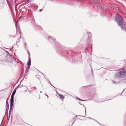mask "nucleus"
I'll return each mask as SVG.
<instances>
[{
	"mask_svg": "<svg viewBox=\"0 0 126 126\" xmlns=\"http://www.w3.org/2000/svg\"><path fill=\"white\" fill-rule=\"evenodd\" d=\"M115 20L118 22V24L122 28L126 27L125 23L124 22V20L121 16L119 14H117L115 17Z\"/></svg>",
	"mask_w": 126,
	"mask_h": 126,
	"instance_id": "obj_1",
	"label": "nucleus"
},
{
	"mask_svg": "<svg viewBox=\"0 0 126 126\" xmlns=\"http://www.w3.org/2000/svg\"><path fill=\"white\" fill-rule=\"evenodd\" d=\"M126 74V69L123 68L117 71V73L115 77L116 78H122L125 77Z\"/></svg>",
	"mask_w": 126,
	"mask_h": 126,
	"instance_id": "obj_2",
	"label": "nucleus"
},
{
	"mask_svg": "<svg viewBox=\"0 0 126 126\" xmlns=\"http://www.w3.org/2000/svg\"><path fill=\"white\" fill-rule=\"evenodd\" d=\"M13 97H14V95H13V94H12L11 99L10 100V103H13Z\"/></svg>",
	"mask_w": 126,
	"mask_h": 126,
	"instance_id": "obj_3",
	"label": "nucleus"
},
{
	"mask_svg": "<svg viewBox=\"0 0 126 126\" xmlns=\"http://www.w3.org/2000/svg\"><path fill=\"white\" fill-rule=\"evenodd\" d=\"M59 96L60 97V99L62 100H63V99L64 98V96H63V95L61 94H60L59 95Z\"/></svg>",
	"mask_w": 126,
	"mask_h": 126,
	"instance_id": "obj_4",
	"label": "nucleus"
},
{
	"mask_svg": "<svg viewBox=\"0 0 126 126\" xmlns=\"http://www.w3.org/2000/svg\"><path fill=\"white\" fill-rule=\"evenodd\" d=\"M31 60L30 59V58L29 57V61L27 63V65H30V63H29V62Z\"/></svg>",
	"mask_w": 126,
	"mask_h": 126,
	"instance_id": "obj_5",
	"label": "nucleus"
},
{
	"mask_svg": "<svg viewBox=\"0 0 126 126\" xmlns=\"http://www.w3.org/2000/svg\"><path fill=\"white\" fill-rule=\"evenodd\" d=\"M16 89H14V90L13 91V92L12 94H13V95H14V94H15V93L16 92Z\"/></svg>",
	"mask_w": 126,
	"mask_h": 126,
	"instance_id": "obj_6",
	"label": "nucleus"
},
{
	"mask_svg": "<svg viewBox=\"0 0 126 126\" xmlns=\"http://www.w3.org/2000/svg\"><path fill=\"white\" fill-rule=\"evenodd\" d=\"M10 103V106L12 107L13 105V103Z\"/></svg>",
	"mask_w": 126,
	"mask_h": 126,
	"instance_id": "obj_7",
	"label": "nucleus"
},
{
	"mask_svg": "<svg viewBox=\"0 0 126 126\" xmlns=\"http://www.w3.org/2000/svg\"><path fill=\"white\" fill-rule=\"evenodd\" d=\"M19 87V85H18L17 87L15 89H16Z\"/></svg>",
	"mask_w": 126,
	"mask_h": 126,
	"instance_id": "obj_8",
	"label": "nucleus"
},
{
	"mask_svg": "<svg viewBox=\"0 0 126 126\" xmlns=\"http://www.w3.org/2000/svg\"><path fill=\"white\" fill-rule=\"evenodd\" d=\"M45 95H46V96H47V94H45Z\"/></svg>",
	"mask_w": 126,
	"mask_h": 126,
	"instance_id": "obj_9",
	"label": "nucleus"
},
{
	"mask_svg": "<svg viewBox=\"0 0 126 126\" xmlns=\"http://www.w3.org/2000/svg\"><path fill=\"white\" fill-rule=\"evenodd\" d=\"M40 92V93H41V91Z\"/></svg>",
	"mask_w": 126,
	"mask_h": 126,
	"instance_id": "obj_10",
	"label": "nucleus"
},
{
	"mask_svg": "<svg viewBox=\"0 0 126 126\" xmlns=\"http://www.w3.org/2000/svg\"><path fill=\"white\" fill-rule=\"evenodd\" d=\"M85 100H83V101H85Z\"/></svg>",
	"mask_w": 126,
	"mask_h": 126,
	"instance_id": "obj_11",
	"label": "nucleus"
}]
</instances>
